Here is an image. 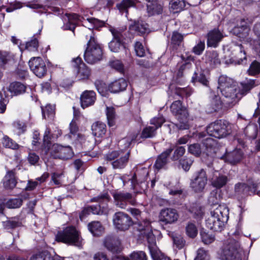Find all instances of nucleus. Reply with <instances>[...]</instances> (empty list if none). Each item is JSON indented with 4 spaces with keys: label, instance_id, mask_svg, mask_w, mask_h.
Listing matches in <instances>:
<instances>
[{
    "label": "nucleus",
    "instance_id": "1",
    "mask_svg": "<svg viewBox=\"0 0 260 260\" xmlns=\"http://www.w3.org/2000/svg\"><path fill=\"white\" fill-rule=\"evenodd\" d=\"M137 137V134H131L121 141L124 149L109 151L105 155V160L110 162L113 169L122 170L127 166L131 153L129 148L132 143L136 141Z\"/></svg>",
    "mask_w": 260,
    "mask_h": 260
},
{
    "label": "nucleus",
    "instance_id": "2",
    "mask_svg": "<svg viewBox=\"0 0 260 260\" xmlns=\"http://www.w3.org/2000/svg\"><path fill=\"white\" fill-rule=\"evenodd\" d=\"M218 83V88L223 96V105L225 108H232L242 98L239 88L232 79L224 75L219 77Z\"/></svg>",
    "mask_w": 260,
    "mask_h": 260
},
{
    "label": "nucleus",
    "instance_id": "3",
    "mask_svg": "<svg viewBox=\"0 0 260 260\" xmlns=\"http://www.w3.org/2000/svg\"><path fill=\"white\" fill-rule=\"evenodd\" d=\"M50 130L47 128L43 138V143L40 148L41 155L44 156L50 155L54 158L68 159L73 155L72 149L70 146H63L58 144L51 145V138L49 136Z\"/></svg>",
    "mask_w": 260,
    "mask_h": 260
},
{
    "label": "nucleus",
    "instance_id": "4",
    "mask_svg": "<svg viewBox=\"0 0 260 260\" xmlns=\"http://www.w3.org/2000/svg\"><path fill=\"white\" fill-rule=\"evenodd\" d=\"M229 219V209L224 205H218L215 209L211 210L210 216L206 220V226L211 230L221 232L224 224Z\"/></svg>",
    "mask_w": 260,
    "mask_h": 260
},
{
    "label": "nucleus",
    "instance_id": "5",
    "mask_svg": "<svg viewBox=\"0 0 260 260\" xmlns=\"http://www.w3.org/2000/svg\"><path fill=\"white\" fill-rule=\"evenodd\" d=\"M57 242L80 247L82 245V238L76 229L73 226L66 227L58 231L55 236Z\"/></svg>",
    "mask_w": 260,
    "mask_h": 260
},
{
    "label": "nucleus",
    "instance_id": "6",
    "mask_svg": "<svg viewBox=\"0 0 260 260\" xmlns=\"http://www.w3.org/2000/svg\"><path fill=\"white\" fill-rule=\"evenodd\" d=\"M170 109L179 122L175 124L176 127L180 130L188 129V113L186 107L182 105L181 101L179 100L174 101L171 105Z\"/></svg>",
    "mask_w": 260,
    "mask_h": 260
},
{
    "label": "nucleus",
    "instance_id": "7",
    "mask_svg": "<svg viewBox=\"0 0 260 260\" xmlns=\"http://www.w3.org/2000/svg\"><path fill=\"white\" fill-rule=\"evenodd\" d=\"M103 50L95 39L90 36V40L87 44V47L84 52V59L89 64H94L102 58Z\"/></svg>",
    "mask_w": 260,
    "mask_h": 260
},
{
    "label": "nucleus",
    "instance_id": "8",
    "mask_svg": "<svg viewBox=\"0 0 260 260\" xmlns=\"http://www.w3.org/2000/svg\"><path fill=\"white\" fill-rule=\"evenodd\" d=\"M206 131L209 136L219 139L226 137L231 132L229 123L221 119L210 123L206 127Z\"/></svg>",
    "mask_w": 260,
    "mask_h": 260
},
{
    "label": "nucleus",
    "instance_id": "9",
    "mask_svg": "<svg viewBox=\"0 0 260 260\" xmlns=\"http://www.w3.org/2000/svg\"><path fill=\"white\" fill-rule=\"evenodd\" d=\"M242 252L238 241L229 239L223 247L221 260H242Z\"/></svg>",
    "mask_w": 260,
    "mask_h": 260
},
{
    "label": "nucleus",
    "instance_id": "10",
    "mask_svg": "<svg viewBox=\"0 0 260 260\" xmlns=\"http://www.w3.org/2000/svg\"><path fill=\"white\" fill-rule=\"evenodd\" d=\"M208 181L206 172L201 169L196 172L190 179V187L196 192H201L204 189Z\"/></svg>",
    "mask_w": 260,
    "mask_h": 260
},
{
    "label": "nucleus",
    "instance_id": "11",
    "mask_svg": "<svg viewBox=\"0 0 260 260\" xmlns=\"http://www.w3.org/2000/svg\"><path fill=\"white\" fill-rule=\"evenodd\" d=\"M111 200V198L107 192L101 193L96 197L91 199L92 202H98L99 204L96 205L90 206L91 208V213L93 214L102 215L106 213L107 203Z\"/></svg>",
    "mask_w": 260,
    "mask_h": 260
},
{
    "label": "nucleus",
    "instance_id": "12",
    "mask_svg": "<svg viewBox=\"0 0 260 260\" xmlns=\"http://www.w3.org/2000/svg\"><path fill=\"white\" fill-rule=\"evenodd\" d=\"M113 223L116 230L125 231L129 229L134 224V222L127 214L119 211L113 215Z\"/></svg>",
    "mask_w": 260,
    "mask_h": 260
},
{
    "label": "nucleus",
    "instance_id": "13",
    "mask_svg": "<svg viewBox=\"0 0 260 260\" xmlns=\"http://www.w3.org/2000/svg\"><path fill=\"white\" fill-rule=\"evenodd\" d=\"M110 31L113 38L109 43V49L113 52H118L121 48H124V41L125 40L126 32L115 28L110 29Z\"/></svg>",
    "mask_w": 260,
    "mask_h": 260
},
{
    "label": "nucleus",
    "instance_id": "14",
    "mask_svg": "<svg viewBox=\"0 0 260 260\" xmlns=\"http://www.w3.org/2000/svg\"><path fill=\"white\" fill-rule=\"evenodd\" d=\"M115 205L121 209H124L128 204L134 205L136 200L132 193L125 191H118L113 194Z\"/></svg>",
    "mask_w": 260,
    "mask_h": 260
},
{
    "label": "nucleus",
    "instance_id": "15",
    "mask_svg": "<svg viewBox=\"0 0 260 260\" xmlns=\"http://www.w3.org/2000/svg\"><path fill=\"white\" fill-rule=\"evenodd\" d=\"M257 185L253 183L251 185L245 183L239 182L235 185V194L239 200L248 196L255 194Z\"/></svg>",
    "mask_w": 260,
    "mask_h": 260
},
{
    "label": "nucleus",
    "instance_id": "16",
    "mask_svg": "<svg viewBox=\"0 0 260 260\" xmlns=\"http://www.w3.org/2000/svg\"><path fill=\"white\" fill-rule=\"evenodd\" d=\"M30 70L38 77L44 76L47 72V68L45 62L41 57H32L28 62Z\"/></svg>",
    "mask_w": 260,
    "mask_h": 260
},
{
    "label": "nucleus",
    "instance_id": "17",
    "mask_svg": "<svg viewBox=\"0 0 260 260\" xmlns=\"http://www.w3.org/2000/svg\"><path fill=\"white\" fill-rule=\"evenodd\" d=\"M250 29L247 22L244 18H240L237 21V25L232 29L231 32L238 37L240 40L246 39L247 41L248 36Z\"/></svg>",
    "mask_w": 260,
    "mask_h": 260
},
{
    "label": "nucleus",
    "instance_id": "18",
    "mask_svg": "<svg viewBox=\"0 0 260 260\" xmlns=\"http://www.w3.org/2000/svg\"><path fill=\"white\" fill-rule=\"evenodd\" d=\"M224 38L223 31L218 26L210 30L207 35L208 47L216 48Z\"/></svg>",
    "mask_w": 260,
    "mask_h": 260
},
{
    "label": "nucleus",
    "instance_id": "19",
    "mask_svg": "<svg viewBox=\"0 0 260 260\" xmlns=\"http://www.w3.org/2000/svg\"><path fill=\"white\" fill-rule=\"evenodd\" d=\"M72 66L77 72V76L81 80L87 79L90 74V71L83 63L80 57L73 58L72 61Z\"/></svg>",
    "mask_w": 260,
    "mask_h": 260
},
{
    "label": "nucleus",
    "instance_id": "20",
    "mask_svg": "<svg viewBox=\"0 0 260 260\" xmlns=\"http://www.w3.org/2000/svg\"><path fill=\"white\" fill-rule=\"evenodd\" d=\"M104 245L109 251L113 253H120L122 250L121 240L115 236H107L104 240Z\"/></svg>",
    "mask_w": 260,
    "mask_h": 260
},
{
    "label": "nucleus",
    "instance_id": "21",
    "mask_svg": "<svg viewBox=\"0 0 260 260\" xmlns=\"http://www.w3.org/2000/svg\"><path fill=\"white\" fill-rule=\"evenodd\" d=\"M179 214L177 210L172 208H166L162 209L159 215L160 221L166 224H172L178 220Z\"/></svg>",
    "mask_w": 260,
    "mask_h": 260
},
{
    "label": "nucleus",
    "instance_id": "22",
    "mask_svg": "<svg viewBox=\"0 0 260 260\" xmlns=\"http://www.w3.org/2000/svg\"><path fill=\"white\" fill-rule=\"evenodd\" d=\"M203 59L208 68L214 69L220 66V59L219 58V54L216 51H206L204 54Z\"/></svg>",
    "mask_w": 260,
    "mask_h": 260
},
{
    "label": "nucleus",
    "instance_id": "23",
    "mask_svg": "<svg viewBox=\"0 0 260 260\" xmlns=\"http://www.w3.org/2000/svg\"><path fill=\"white\" fill-rule=\"evenodd\" d=\"M144 238H145L148 244V249L151 256H156L155 254H158L160 251L156 244V238L153 234L152 229L147 233H142Z\"/></svg>",
    "mask_w": 260,
    "mask_h": 260
},
{
    "label": "nucleus",
    "instance_id": "24",
    "mask_svg": "<svg viewBox=\"0 0 260 260\" xmlns=\"http://www.w3.org/2000/svg\"><path fill=\"white\" fill-rule=\"evenodd\" d=\"M173 149L172 147L167 149L157 156L154 165V167L156 169L159 170L165 168L169 162L168 157L171 155Z\"/></svg>",
    "mask_w": 260,
    "mask_h": 260
},
{
    "label": "nucleus",
    "instance_id": "25",
    "mask_svg": "<svg viewBox=\"0 0 260 260\" xmlns=\"http://www.w3.org/2000/svg\"><path fill=\"white\" fill-rule=\"evenodd\" d=\"M210 102L207 106L208 113H213L218 111L221 108L222 103L220 98L215 92L211 91L210 93Z\"/></svg>",
    "mask_w": 260,
    "mask_h": 260
},
{
    "label": "nucleus",
    "instance_id": "26",
    "mask_svg": "<svg viewBox=\"0 0 260 260\" xmlns=\"http://www.w3.org/2000/svg\"><path fill=\"white\" fill-rule=\"evenodd\" d=\"M96 100L95 93L92 90H86L80 96L81 106L85 109L94 104Z\"/></svg>",
    "mask_w": 260,
    "mask_h": 260
},
{
    "label": "nucleus",
    "instance_id": "27",
    "mask_svg": "<svg viewBox=\"0 0 260 260\" xmlns=\"http://www.w3.org/2000/svg\"><path fill=\"white\" fill-rule=\"evenodd\" d=\"M15 170H9L3 178V185L5 188L12 189L14 188L17 184L15 176Z\"/></svg>",
    "mask_w": 260,
    "mask_h": 260
},
{
    "label": "nucleus",
    "instance_id": "28",
    "mask_svg": "<svg viewBox=\"0 0 260 260\" xmlns=\"http://www.w3.org/2000/svg\"><path fill=\"white\" fill-rule=\"evenodd\" d=\"M127 86L126 81L120 78L110 83L108 86V90L112 93H118L125 90Z\"/></svg>",
    "mask_w": 260,
    "mask_h": 260
},
{
    "label": "nucleus",
    "instance_id": "29",
    "mask_svg": "<svg viewBox=\"0 0 260 260\" xmlns=\"http://www.w3.org/2000/svg\"><path fill=\"white\" fill-rule=\"evenodd\" d=\"M232 55H234L235 58L238 60L239 64L246 63L247 60L246 53L242 44H236L234 45Z\"/></svg>",
    "mask_w": 260,
    "mask_h": 260
},
{
    "label": "nucleus",
    "instance_id": "30",
    "mask_svg": "<svg viewBox=\"0 0 260 260\" xmlns=\"http://www.w3.org/2000/svg\"><path fill=\"white\" fill-rule=\"evenodd\" d=\"M243 156L242 150L236 149L227 153L225 155V159L232 165H236L240 162Z\"/></svg>",
    "mask_w": 260,
    "mask_h": 260
},
{
    "label": "nucleus",
    "instance_id": "31",
    "mask_svg": "<svg viewBox=\"0 0 260 260\" xmlns=\"http://www.w3.org/2000/svg\"><path fill=\"white\" fill-rule=\"evenodd\" d=\"M129 29L139 35H143L149 31L148 25L143 21H135L129 26Z\"/></svg>",
    "mask_w": 260,
    "mask_h": 260
},
{
    "label": "nucleus",
    "instance_id": "32",
    "mask_svg": "<svg viewBox=\"0 0 260 260\" xmlns=\"http://www.w3.org/2000/svg\"><path fill=\"white\" fill-rule=\"evenodd\" d=\"M27 86L21 82L15 81L12 82L9 87V91L14 95L22 94L26 92Z\"/></svg>",
    "mask_w": 260,
    "mask_h": 260
},
{
    "label": "nucleus",
    "instance_id": "33",
    "mask_svg": "<svg viewBox=\"0 0 260 260\" xmlns=\"http://www.w3.org/2000/svg\"><path fill=\"white\" fill-rule=\"evenodd\" d=\"M191 82L193 83L199 82L206 87H208L209 84V81L205 75L204 72L198 69L194 71L191 78Z\"/></svg>",
    "mask_w": 260,
    "mask_h": 260
},
{
    "label": "nucleus",
    "instance_id": "34",
    "mask_svg": "<svg viewBox=\"0 0 260 260\" xmlns=\"http://www.w3.org/2000/svg\"><path fill=\"white\" fill-rule=\"evenodd\" d=\"M260 84V80L256 79H246L245 82L241 83L242 86L241 95H245L249 92L251 89Z\"/></svg>",
    "mask_w": 260,
    "mask_h": 260
},
{
    "label": "nucleus",
    "instance_id": "35",
    "mask_svg": "<svg viewBox=\"0 0 260 260\" xmlns=\"http://www.w3.org/2000/svg\"><path fill=\"white\" fill-rule=\"evenodd\" d=\"M91 130L93 135L97 137H102L106 134V125L102 122L96 121L92 124Z\"/></svg>",
    "mask_w": 260,
    "mask_h": 260
},
{
    "label": "nucleus",
    "instance_id": "36",
    "mask_svg": "<svg viewBox=\"0 0 260 260\" xmlns=\"http://www.w3.org/2000/svg\"><path fill=\"white\" fill-rule=\"evenodd\" d=\"M87 226L94 236H99L104 232V228L99 221H92L88 224Z\"/></svg>",
    "mask_w": 260,
    "mask_h": 260
},
{
    "label": "nucleus",
    "instance_id": "37",
    "mask_svg": "<svg viewBox=\"0 0 260 260\" xmlns=\"http://www.w3.org/2000/svg\"><path fill=\"white\" fill-rule=\"evenodd\" d=\"M215 152L214 151L212 152L211 151H209V149H207V152H203L202 160L203 163L207 166L209 168L213 169V164L214 161V158L215 156Z\"/></svg>",
    "mask_w": 260,
    "mask_h": 260
},
{
    "label": "nucleus",
    "instance_id": "38",
    "mask_svg": "<svg viewBox=\"0 0 260 260\" xmlns=\"http://www.w3.org/2000/svg\"><path fill=\"white\" fill-rule=\"evenodd\" d=\"M42 115L45 119H52L55 114V105L47 104L45 107H41Z\"/></svg>",
    "mask_w": 260,
    "mask_h": 260
},
{
    "label": "nucleus",
    "instance_id": "39",
    "mask_svg": "<svg viewBox=\"0 0 260 260\" xmlns=\"http://www.w3.org/2000/svg\"><path fill=\"white\" fill-rule=\"evenodd\" d=\"M21 221L16 217H12L9 220L3 222V225L6 230L13 229L21 226Z\"/></svg>",
    "mask_w": 260,
    "mask_h": 260
},
{
    "label": "nucleus",
    "instance_id": "40",
    "mask_svg": "<svg viewBox=\"0 0 260 260\" xmlns=\"http://www.w3.org/2000/svg\"><path fill=\"white\" fill-rule=\"evenodd\" d=\"M106 114L109 126L110 127L114 126L115 124L116 119V112L115 108L113 107L107 106Z\"/></svg>",
    "mask_w": 260,
    "mask_h": 260
},
{
    "label": "nucleus",
    "instance_id": "41",
    "mask_svg": "<svg viewBox=\"0 0 260 260\" xmlns=\"http://www.w3.org/2000/svg\"><path fill=\"white\" fill-rule=\"evenodd\" d=\"M228 181V177L223 175H219L215 179H212V185L216 188V189H220L224 186Z\"/></svg>",
    "mask_w": 260,
    "mask_h": 260
},
{
    "label": "nucleus",
    "instance_id": "42",
    "mask_svg": "<svg viewBox=\"0 0 260 260\" xmlns=\"http://www.w3.org/2000/svg\"><path fill=\"white\" fill-rule=\"evenodd\" d=\"M135 225L137 230L141 232V235H142V233H147L149 231V230L152 229L150 221L147 219L138 221L135 223Z\"/></svg>",
    "mask_w": 260,
    "mask_h": 260
},
{
    "label": "nucleus",
    "instance_id": "43",
    "mask_svg": "<svg viewBox=\"0 0 260 260\" xmlns=\"http://www.w3.org/2000/svg\"><path fill=\"white\" fill-rule=\"evenodd\" d=\"M156 134L155 127H153L152 126H147L142 130L140 137L142 139L152 138L155 136Z\"/></svg>",
    "mask_w": 260,
    "mask_h": 260
},
{
    "label": "nucleus",
    "instance_id": "44",
    "mask_svg": "<svg viewBox=\"0 0 260 260\" xmlns=\"http://www.w3.org/2000/svg\"><path fill=\"white\" fill-rule=\"evenodd\" d=\"M23 200L21 198L9 199L6 203V207L10 209L20 208L23 203Z\"/></svg>",
    "mask_w": 260,
    "mask_h": 260
},
{
    "label": "nucleus",
    "instance_id": "45",
    "mask_svg": "<svg viewBox=\"0 0 260 260\" xmlns=\"http://www.w3.org/2000/svg\"><path fill=\"white\" fill-rule=\"evenodd\" d=\"M185 152V148L184 146H176L172 155L170 156V159L173 161L179 160L181 157L183 156Z\"/></svg>",
    "mask_w": 260,
    "mask_h": 260
},
{
    "label": "nucleus",
    "instance_id": "46",
    "mask_svg": "<svg viewBox=\"0 0 260 260\" xmlns=\"http://www.w3.org/2000/svg\"><path fill=\"white\" fill-rule=\"evenodd\" d=\"M220 202V196L218 193L217 190L215 189L211 192L208 198V203L211 206H216L219 204Z\"/></svg>",
    "mask_w": 260,
    "mask_h": 260
},
{
    "label": "nucleus",
    "instance_id": "47",
    "mask_svg": "<svg viewBox=\"0 0 260 260\" xmlns=\"http://www.w3.org/2000/svg\"><path fill=\"white\" fill-rule=\"evenodd\" d=\"M12 124L15 130L17 131V135L19 136L24 134L26 131V124L23 121L18 120L14 121Z\"/></svg>",
    "mask_w": 260,
    "mask_h": 260
},
{
    "label": "nucleus",
    "instance_id": "48",
    "mask_svg": "<svg viewBox=\"0 0 260 260\" xmlns=\"http://www.w3.org/2000/svg\"><path fill=\"white\" fill-rule=\"evenodd\" d=\"M51 253L48 251H42L33 254L29 260H50Z\"/></svg>",
    "mask_w": 260,
    "mask_h": 260
},
{
    "label": "nucleus",
    "instance_id": "49",
    "mask_svg": "<svg viewBox=\"0 0 260 260\" xmlns=\"http://www.w3.org/2000/svg\"><path fill=\"white\" fill-rule=\"evenodd\" d=\"M170 5L171 8L176 13L183 10L186 6L184 0H172Z\"/></svg>",
    "mask_w": 260,
    "mask_h": 260
},
{
    "label": "nucleus",
    "instance_id": "50",
    "mask_svg": "<svg viewBox=\"0 0 260 260\" xmlns=\"http://www.w3.org/2000/svg\"><path fill=\"white\" fill-rule=\"evenodd\" d=\"M193 160L190 157H184L183 158L179 159V164L182 169L185 172H187L190 168Z\"/></svg>",
    "mask_w": 260,
    "mask_h": 260
},
{
    "label": "nucleus",
    "instance_id": "51",
    "mask_svg": "<svg viewBox=\"0 0 260 260\" xmlns=\"http://www.w3.org/2000/svg\"><path fill=\"white\" fill-rule=\"evenodd\" d=\"M186 233L187 235L191 238L196 237L198 234V230L194 223L188 222L186 226Z\"/></svg>",
    "mask_w": 260,
    "mask_h": 260
},
{
    "label": "nucleus",
    "instance_id": "52",
    "mask_svg": "<svg viewBox=\"0 0 260 260\" xmlns=\"http://www.w3.org/2000/svg\"><path fill=\"white\" fill-rule=\"evenodd\" d=\"M244 133L249 139L254 140L257 137V128L255 126H247L245 128Z\"/></svg>",
    "mask_w": 260,
    "mask_h": 260
},
{
    "label": "nucleus",
    "instance_id": "53",
    "mask_svg": "<svg viewBox=\"0 0 260 260\" xmlns=\"http://www.w3.org/2000/svg\"><path fill=\"white\" fill-rule=\"evenodd\" d=\"M249 75L255 76L260 73V62L254 60L251 63L247 71Z\"/></svg>",
    "mask_w": 260,
    "mask_h": 260
},
{
    "label": "nucleus",
    "instance_id": "54",
    "mask_svg": "<svg viewBox=\"0 0 260 260\" xmlns=\"http://www.w3.org/2000/svg\"><path fill=\"white\" fill-rule=\"evenodd\" d=\"M23 50H28L30 51H34L37 50L38 47V41L35 38L30 41L27 42L23 44Z\"/></svg>",
    "mask_w": 260,
    "mask_h": 260
},
{
    "label": "nucleus",
    "instance_id": "55",
    "mask_svg": "<svg viewBox=\"0 0 260 260\" xmlns=\"http://www.w3.org/2000/svg\"><path fill=\"white\" fill-rule=\"evenodd\" d=\"M3 143L4 146L6 147L12 149H18L19 147V146L17 143L8 136L4 137Z\"/></svg>",
    "mask_w": 260,
    "mask_h": 260
},
{
    "label": "nucleus",
    "instance_id": "56",
    "mask_svg": "<svg viewBox=\"0 0 260 260\" xmlns=\"http://www.w3.org/2000/svg\"><path fill=\"white\" fill-rule=\"evenodd\" d=\"M134 4L131 0H123L120 4H117L116 7L120 12H127L128 8L134 6Z\"/></svg>",
    "mask_w": 260,
    "mask_h": 260
},
{
    "label": "nucleus",
    "instance_id": "57",
    "mask_svg": "<svg viewBox=\"0 0 260 260\" xmlns=\"http://www.w3.org/2000/svg\"><path fill=\"white\" fill-rule=\"evenodd\" d=\"M200 235L203 242L206 244H209L214 241V236L204 230L200 232Z\"/></svg>",
    "mask_w": 260,
    "mask_h": 260
},
{
    "label": "nucleus",
    "instance_id": "58",
    "mask_svg": "<svg viewBox=\"0 0 260 260\" xmlns=\"http://www.w3.org/2000/svg\"><path fill=\"white\" fill-rule=\"evenodd\" d=\"M183 40V36L177 31H174L171 38V43L173 45L179 46Z\"/></svg>",
    "mask_w": 260,
    "mask_h": 260
},
{
    "label": "nucleus",
    "instance_id": "59",
    "mask_svg": "<svg viewBox=\"0 0 260 260\" xmlns=\"http://www.w3.org/2000/svg\"><path fill=\"white\" fill-rule=\"evenodd\" d=\"M172 239L174 245H175L176 247L178 249L182 248L185 245V241L181 235H175L173 236Z\"/></svg>",
    "mask_w": 260,
    "mask_h": 260
},
{
    "label": "nucleus",
    "instance_id": "60",
    "mask_svg": "<svg viewBox=\"0 0 260 260\" xmlns=\"http://www.w3.org/2000/svg\"><path fill=\"white\" fill-rule=\"evenodd\" d=\"M188 152L196 156H199L201 153L200 145L194 143L190 145L188 147Z\"/></svg>",
    "mask_w": 260,
    "mask_h": 260
},
{
    "label": "nucleus",
    "instance_id": "61",
    "mask_svg": "<svg viewBox=\"0 0 260 260\" xmlns=\"http://www.w3.org/2000/svg\"><path fill=\"white\" fill-rule=\"evenodd\" d=\"M194 260H209V255L207 251L203 248H199L197 251V255Z\"/></svg>",
    "mask_w": 260,
    "mask_h": 260
},
{
    "label": "nucleus",
    "instance_id": "62",
    "mask_svg": "<svg viewBox=\"0 0 260 260\" xmlns=\"http://www.w3.org/2000/svg\"><path fill=\"white\" fill-rule=\"evenodd\" d=\"M135 50L138 56L143 57L145 54V49L142 43L137 41L135 43Z\"/></svg>",
    "mask_w": 260,
    "mask_h": 260
},
{
    "label": "nucleus",
    "instance_id": "63",
    "mask_svg": "<svg viewBox=\"0 0 260 260\" xmlns=\"http://www.w3.org/2000/svg\"><path fill=\"white\" fill-rule=\"evenodd\" d=\"M247 42L249 43L251 47L257 53H260V37L258 40L252 39L250 38L247 39Z\"/></svg>",
    "mask_w": 260,
    "mask_h": 260
},
{
    "label": "nucleus",
    "instance_id": "64",
    "mask_svg": "<svg viewBox=\"0 0 260 260\" xmlns=\"http://www.w3.org/2000/svg\"><path fill=\"white\" fill-rule=\"evenodd\" d=\"M131 260H147L145 253L142 251L133 252L131 255Z\"/></svg>",
    "mask_w": 260,
    "mask_h": 260
}]
</instances>
